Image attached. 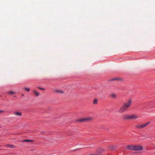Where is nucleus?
I'll list each match as a JSON object with an SVG mask.
<instances>
[{
  "mask_svg": "<svg viewBox=\"0 0 155 155\" xmlns=\"http://www.w3.org/2000/svg\"><path fill=\"white\" fill-rule=\"evenodd\" d=\"M117 78H114V79H111L110 81H114V80H117Z\"/></svg>",
  "mask_w": 155,
  "mask_h": 155,
  "instance_id": "nucleus-18",
  "label": "nucleus"
},
{
  "mask_svg": "<svg viewBox=\"0 0 155 155\" xmlns=\"http://www.w3.org/2000/svg\"><path fill=\"white\" fill-rule=\"evenodd\" d=\"M1 150V149H0V150Z\"/></svg>",
  "mask_w": 155,
  "mask_h": 155,
  "instance_id": "nucleus-19",
  "label": "nucleus"
},
{
  "mask_svg": "<svg viewBox=\"0 0 155 155\" xmlns=\"http://www.w3.org/2000/svg\"><path fill=\"white\" fill-rule=\"evenodd\" d=\"M127 149L132 150H140L143 149V146L140 145H131L127 147Z\"/></svg>",
  "mask_w": 155,
  "mask_h": 155,
  "instance_id": "nucleus-3",
  "label": "nucleus"
},
{
  "mask_svg": "<svg viewBox=\"0 0 155 155\" xmlns=\"http://www.w3.org/2000/svg\"><path fill=\"white\" fill-rule=\"evenodd\" d=\"M34 93H35V95L37 97L39 95V93L35 91H33Z\"/></svg>",
  "mask_w": 155,
  "mask_h": 155,
  "instance_id": "nucleus-9",
  "label": "nucleus"
},
{
  "mask_svg": "<svg viewBox=\"0 0 155 155\" xmlns=\"http://www.w3.org/2000/svg\"><path fill=\"white\" fill-rule=\"evenodd\" d=\"M9 94L13 95L15 94V93L14 92L12 91H9L8 92Z\"/></svg>",
  "mask_w": 155,
  "mask_h": 155,
  "instance_id": "nucleus-14",
  "label": "nucleus"
},
{
  "mask_svg": "<svg viewBox=\"0 0 155 155\" xmlns=\"http://www.w3.org/2000/svg\"><path fill=\"white\" fill-rule=\"evenodd\" d=\"M132 103V101L131 100H129L124 102L119 110L118 112L120 113H123L127 110L131 106Z\"/></svg>",
  "mask_w": 155,
  "mask_h": 155,
  "instance_id": "nucleus-1",
  "label": "nucleus"
},
{
  "mask_svg": "<svg viewBox=\"0 0 155 155\" xmlns=\"http://www.w3.org/2000/svg\"><path fill=\"white\" fill-rule=\"evenodd\" d=\"M98 101L97 99H95L93 102V104H96L97 103Z\"/></svg>",
  "mask_w": 155,
  "mask_h": 155,
  "instance_id": "nucleus-12",
  "label": "nucleus"
},
{
  "mask_svg": "<svg viewBox=\"0 0 155 155\" xmlns=\"http://www.w3.org/2000/svg\"><path fill=\"white\" fill-rule=\"evenodd\" d=\"M105 150L103 148H99L97 150V153H101L103 152Z\"/></svg>",
  "mask_w": 155,
  "mask_h": 155,
  "instance_id": "nucleus-6",
  "label": "nucleus"
},
{
  "mask_svg": "<svg viewBox=\"0 0 155 155\" xmlns=\"http://www.w3.org/2000/svg\"><path fill=\"white\" fill-rule=\"evenodd\" d=\"M110 96L113 98H115L116 97V94L114 93L112 94H111Z\"/></svg>",
  "mask_w": 155,
  "mask_h": 155,
  "instance_id": "nucleus-11",
  "label": "nucleus"
},
{
  "mask_svg": "<svg viewBox=\"0 0 155 155\" xmlns=\"http://www.w3.org/2000/svg\"><path fill=\"white\" fill-rule=\"evenodd\" d=\"M93 119V118L92 117H88L79 119L78 121L80 122H86L91 121Z\"/></svg>",
  "mask_w": 155,
  "mask_h": 155,
  "instance_id": "nucleus-4",
  "label": "nucleus"
},
{
  "mask_svg": "<svg viewBox=\"0 0 155 155\" xmlns=\"http://www.w3.org/2000/svg\"><path fill=\"white\" fill-rule=\"evenodd\" d=\"M56 92L58 93H60L61 94H63L64 93V91H60L59 90H57L56 91Z\"/></svg>",
  "mask_w": 155,
  "mask_h": 155,
  "instance_id": "nucleus-13",
  "label": "nucleus"
},
{
  "mask_svg": "<svg viewBox=\"0 0 155 155\" xmlns=\"http://www.w3.org/2000/svg\"><path fill=\"white\" fill-rule=\"evenodd\" d=\"M1 146L0 145V147Z\"/></svg>",
  "mask_w": 155,
  "mask_h": 155,
  "instance_id": "nucleus-20",
  "label": "nucleus"
},
{
  "mask_svg": "<svg viewBox=\"0 0 155 155\" xmlns=\"http://www.w3.org/2000/svg\"><path fill=\"white\" fill-rule=\"evenodd\" d=\"M5 146L7 147H9L10 148H14L15 147V146L12 145H11V144H7V145H6Z\"/></svg>",
  "mask_w": 155,
  "mask_h": 155,
  "instance_id": "nucleus-7",
  "label": "nucleus"
},
{
  "mask_svg": "<svg viewBox=\"0 0 155 155\" xmlns=\"http://www.w3.org/2000/svg\"><path fill=\"white\" fill-rule=\"evenodd\" d=\"M38 88H39V89H40L41 90H45V89L44 88H41V87H38Z\"/></svg>",
  "mask_w": 155,
  "mask_h": 155,
  "instance_id": "nucleus-16",
  "label": "nucleus"
},
{
  "mask_svg": "<svg viewBox=\"0 0 155 155\" xmlns=\"http://www.w3.org/2000/svg\"><path fill=\"white\" fill-rule=\"evenodd\" d=\"M23 141L26 142H32L33 140H29V139H26V140H23Z\"/></svg>",
  "mask_w": 155,
  "mask_h": 155,
  "instance_id": "nucleus-10",
  "label": "nucleus"
},
{
  "mask_svg": "<svg viewBox=\"0 0 155 155\" xmlns=\"http://www.w3.org/2000/svg\"><path fill=\"white\" fill-rule=\"evenodd\" d=\"M150 123V122H147L142 125H135V127L138 129H143L146 127Z\"/></svg>",
  "mask_w": 155,
  "mask_h": 155,
  "instance_id": "nucleus-5",
  "label": "nucleus"
},
{
  "mask_svg": "<svg viewBox=\"0 0 155 155\" xmlns=\"http://www.w3.org/2000/svg\"><path fill=\"white\" fill-rule=\"evenodd\" d=\"M138 116L135 114H125L123 115L122 117V119L124 120H135L138 118Z\"/></svg>",
  "mask_w": 155,
  "mask_h": 155,
  "instance_id": "nucleus-2",
  "label": "nucleus"
},
{
  "mask_svg": "<svg viewBox=\"0 0 155 155\" xmlns=\"http://www.w3.org/2000/svg\"><path fill=\"white\" fill-rule=\"evenodd\" d=\"M24 89L28 92H29L30 91V89L28 88H25Z\"/></svg>",
  "mask_w": 155,
  "mask_h": 155,
  "instance_id": "nucleus-15",
  "label": "nucleus"
},
{
  "mask_svg": "<svg viewBox=\"0 0 155 155\" xmlns=\"http://www.w3.org/2000/svg\"><path fill=\"white\" fill-rule=\"evenodd\" d=\"M14 114L19 116H21L22 115V113H21L18 112L14 113Z\"/></svg>",
  "mask_w": 155,
  "mask_h": 155,
  "instance_id": "nucleus-8",
  "label": "nucleus"
},
{
  "mask_svg": "<svg viewBox=\"0 0 155 155\" xmlns=\"http://www.w3.org/2000/svg\"><path fill=\"white\" fill-rule=\"evenodd\" d=\"M3 112H4V111H3L0 110V114H1L2 113H3Z\"/></svg>",
  "mask_w": 155,
  "mask_h": 155,
  "instance_id": "nucleus-17",
  "label": "nucleus"
}]
</instances>
